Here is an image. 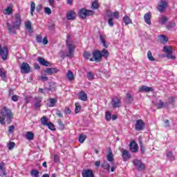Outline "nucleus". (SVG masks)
Instances as JSON below:
<instances>
[{
  "instance_id": "nucleus-1",
  "label": "nucleus",
  "mask_w": 177,
  "mask_h": 177,
  "mask_svg": "<svg viewBox=\"0 0 177 177\" xmlns=\"http://www.w3.org/2000/svg\"><path fill=\"white\" fill-rule=\"evenodd\" d=\"M0 115V124L1 125H6V122H8V124H10V121L13 120V112H12V109L6 106L1 109Z\"/></svg>"
},
{
  "instance_id": "nucleus-2",
  "label": "nucleus",
  "mask_w": 177,
  "mask_h": 177,
  "mask_svg": "<svg viewBox=\"0 0 177 177\" xmlns=\"http://www.w3.org/2000/svg\"><path fill=\"white\" fill-rule=\"evenodd\" d=\"M20 26H21V17H20V14H15L14 15V19L12 21V26L10 23H7L8 30L10 32L15 30H19L20 28Z\"/></svg>"
},
{
  "instance_id": "nucleus-3",
  "label": "nucleus",
  "mask_w": 177,
  "mask_h": 177,
  "mask_svg": "<svg viewBox=\"0 0 177 177\" xmlns=\"http://www.w3.org/2000/svg\"><path fill=\"white\" fill-rule=\"evenodd\" d=\"M67 46L68 52L66 53L65 51L61 50L59 52V56L62 59L66 57H74V50H75V46L71 43L67 42Z\"/></svg>"
},
{
  "instance_id": "nucleus-4",
  "label": "nucleus",
  "mask_w": 177,
  "mask_h": 177,
  "mask_svg": "<svg viewBox=\"0 0 177 177\" xmlns=\"http://www.w3.org/2000/svg\"><path fill=\"white\" fill-rule=\"evenodd\" d=\"M107 15H108V17H109V19L108 21V24L111 27H113V26H114V23H113V20H114V18L116 19H120V12H118V11H115L114 12H111L109 11L107 12Z\"/></svg>"
},
{
  "instance_id": "nucleus-5",
  "label": "nucleus",
  "mask_w": 177,
  "mask_h": 177,
  "mask_svg": "<svg viewBox=\"0 0 177 177\" xmlns=\"http://www.w3.org/2000/svg\"><path fill=\"white\" fill-rule=\"evenodd\" d=\"M162 50L165 54H167L166 57H167V59H171V60L176 59V57L172 55L173 50L172 47L170 46H165Z\"/></svg>"
},
{
  "instance_id": "nucleus-6",
  "label": "nucleus",
  "mask_w": 177,
  "mask_h": 177,
  "mask_svg": "<svg viewBox=\"0 0 177 177\" xmlns=\"http://www.w3.org/2000/svg\"><path fill=\"white\" fill-rule=\"evenodd\" d=\"M78 15L81 17V19H83V20H84V19H86L87 16H92L95 15V11L82 9L78 12Z\"/></svg>"
},
{
  "instance_id": "nucleus-7",
  "label": "nucleus",
  "mask_w": 177,
  "mask_h": 177,
  "mask_svg": "<svg viewBox=\"0 0 177 177\" xmlns=\"http://www.w3.org/2000/svg\"><path fill=\"white\" fill-rule=\"evenodd\" d=\"M168 6V2L165 0H160L158 4L157 9L158 12H165L167 7Z\"/></svg>"
},
{
  "instance_id": "nucleus-8",
  "label": "nucleus",
  "mask_w": 177,
  "mask_h": 177,
  "mask_svg": "<svg viewBox=\"0 0 177 177\" xmlns=\"http://www.w3.org/2000/svg\"><path fill=\"white\" fill-rule=\"evenodd\" d=\"M8 53L9 50L8 49V47H2V46L0 45V56H1L3 60H6V59H8Z\"/></svg>"
},
{
  "instance_id": "nucleus-9",
  "label": "nucleus",
  "mask_w": 177,
  "mask_h": 177,
  "mask_svg": "<svg viewBox=\"0 0 177 177\" xmlns=\"http://www.w3.org/2000/svg\"><path fill=\"white\" fill-rule=\"evenodd\" d=\"M30 70H31L30 64H28L27 62H23L21 64V71L22 74H28V73H30Z\"/></svg>"
},
{
  "instance_id": "nucleus-10",
  "label": "nucleus",
  "mask_w": 177,
  "mask_h": 177,
  "mask_svg": "<svg viewBox=\"0 0 177 177\" xmlns=\"http://www.w3.org/2000/svg\"><path fill=\"white\" fill-rule=\"evenodd\" d=\"M133 164L138 171H143L145 169V165L142 163V161L135 159L133 160Z\"/></svg>"
},
{
  "instance_id": "nucleus-11",
  "label": "nucleus",
  "mask_w": 177,
  "mask_h": 177,
  "mask_svg": "<svg viewBox=\"0 0 177 177\" xmlns=\"http://www.w3.org/2000/svg\"><path fill=\"white\" fill-rule=\"evenodd\" d=\"M145 128V122L142 120H138L136 122V131H142Z\"/></svg>"
},
{
  "instance_id": "nucleus-12",
  "label": "nucleus",
  "mask_w": 177,
  "mask_h": 177,
  "mask_svg": "<svg viewBox=\"0 0 177 177\" xmlns=\"http://www.w3.org/2000/svg\"><path fill=\"white\" fill-rule=\"evenodd\" d=\"M130 151L131 153H136L138 150H139V147L138 146V144L135 141H132L130 143Z\"/></svg>"
},
{
  "instance_id": "nucleus-13",
  "label": "nucleus",
  "mask_w": 177,
  "mask_h": 177,
  "mask_svg": "<svg viewBox=\"0 0 177 177\" xmlns=\"http://www.w3.org/2000/svg\"><path fill=\"white\" fill-rule=\"evenodd\" d=\"M111 104L114 109L121 107V100L119 98L115 97L112 99Z\"/></svg>"
},
{
  "instance_id": "nucleus-14",
  "label": "nucleus",
  "mask_w": 177,
  "mask_h": 177,
  "mask_svg": "<svg viewBox=\"0 0 177 177\" xmlns=\"http://www.w3.org/2000/svg\"><path fill=\"white\" fill-rule=\"evenodd\" d=\"M106 158L109 162H111V164H113V162H113V161H114V155L113 154V151H111V149H110V148L106 153Z\"/></svg>"
},
{
  "instance_id": "nucleus-15",
  "label": "nucleus",
  "mask_w": 177,
  "mask_h": 177,
  "mask_svg": "<svg viewBox=\"0 0 177 177\" xmlns=\"http://www.w3.org/2000/svg\"><path fill=\"white\" fill-rule=\"evenodd\" d=\"M75 17H77V15L73 10L68 11L66 14V19L68 20H75Z\"/></svg>"
},
{
  "instance_id": "nucleus-16",
  "label": "nucleus",
  "mask_w": 177,
  "mask_h": 177,
  "mask_svg": "<svg viewBox=\"0 0 177 177\" xmlns=\"http://www.w3.org/2000/svg\"><path fill=\"white\" fill-rule=\"evenodd\" d=\"M93 57L95 62H100L102 60V53L100 51H95L93 53Z\"/></svg>"
},
{
  "instance_id": "nucleus-17",
  "label": "nucleus",
  "mask_w": 177,
  "mask_h": 177,
  "mask_svg": "<svg viewBox=\"0 0 177 177\" xmlns=\"http://www.w3.org/2000/svg\"><path fill=\"white\" fill-rule=\"evenodd\" d=\"M3 15H7V16H10V15H13V6H7V8L3 10Z\"/></svg>"
},
{
  "instance_id": "nucleus-18",
  "label": "nucleus",
  "mask_w": 177,
  "mask_h": 177,
  "mask_svg": "<svg viewBox=\"0 0 177 177\" xmlns=\"http://www.w3.org/2000/svg\"><path fill=\"white\" fill-rule=\"evenodd\" d=\"M122 156L123 158V161H128V160L131 158V155L129 154V152L127 149H124L122 151Z\"/></svg>"
},
{
  "instance_id": "nucleus-19",
  "label": "nucleus",
  "mask_w": 177,
  "mask_h": 177,
  "mask_svg": "<svg viewBox=\"0 0 177 177\" xmlns=\"http://www.w3.org/2000/svg\"><path fill=\"white\" fill-rule=\"evenodd\" d=\"M144 20L147 24L150 26V24H151V13H146L144 16Z\"/></svg>"
},
{
  "instance_id": "nucleus-20",
  "label": "nucleus",
  "mask_w": 177,
  "mask_h": 177,
  "mask_svg": "<svg viewBox=\"0 0 177 177\" xmlns=\"http://www.w3.org/2000/svg\"><path fill=\"white\" fill-rule=\"evenodd\" d=\"M34 103L36 109L41 107V103H42V97H35L34 99Z\"/></svg>"
},
{
  "instance_id": "nucleus-21",
  "label": "nucleus",
  "mask_w": 177,
  "mask_h": 177,
  "mask_svg": "<svg viewBox=\"0 0 177 177\" xmlns=\"http://www.w3.org/2000/svg\"><path fill=\"white\" fill-rule=\"evenodd\" d=\"M82 175L83 177H93V172L91 169L83 170Z\"/></svg>"
},
{
  "instance_id": "nucleus-22",
  "label": "nucleus",
  "mask_w": 177,
  "mask_h": 177,
  "mask_svg": "<svg viewBox=\"0 0 177 177\" xmlns=\"http://www.w3.org/2000/svg\"><path fill=\"white\" fill-rule=\"evenodd\" d=\"M139 92H153V88L147 86H142L139 88Z\"/></svg>"
},
{
  "instance_id": "nucleus-23",
  "label": "nucleus",
  "mask_w": 177,
  "mask_h": 177,
  "mask_svg": "<svg viewBox=\"0 0 177 177\" xmlns=\"http://www.w3.org/2000/svg\"><path fill=\"white\" fill-rule=\"evenodd\" d=\"M44 73L48 75H52V74H56L57 73V69L55 68H48L47 69L44 70Z\"/></svg>"
},
{
  "instance_id": "nucleus-24",
  "label": "nucleus",
  "mask_w": 177,
  "mask_h": 177,
  "mask_svg": "<svg viewBox=\"0 0 177 177\" xmlns=\"http://www.w3.org/2000/svg\"><path fill=\"white\" fill-rule=\"evenodd\" d=\"M0 176H5L6 175V170L5 169V163L3 162H0Z\"/></svg>"
},
{
  "instance_id": "nucleus-25",
  "label": "nucleus",
  "mask_w": 177,
  "mask_h": 177,
  "mask_svg": "<svg viewBox=\"0 0 177 177\" xmlns=\"http://www.w3.org/2000/svg\"><path fill=\"white\" fill-rule=\"evenodd\" d=\"M79 99L83 102H86L88 100V95L84 91H81L79 93Z\"/></svg>"
},
{
  "instance_id": "nucleus-26",
  "label": "nucleus",
  "mask_w": 177,
  "mask_h": 177,
  "mask_svg": "<svg viewBox=\"0 0 177 177\" xmlns=\"http://www.w3.org/2000/svg\"><path fill=\"white\" fill-rule=\"evenodd\" d=\"M37 60L39 63H40V64H41L42 66H46V67H48L49 66V62H48V61H46L44 58L39 57Z\"/></svg>"
},
{
  "instance_id": "nucleus-27",
  "label": "nucleus",
  "mask_w": 177,
  "mask_h": 177,
  "mask_svg": "<svg viewBox=\"0 0 177 177\" xmlns=\"http://www.w3.org/2000/svg\"><path fill=\"white\" fill-rule=\"evenodd\" d=\"M41 125H44V127H46L48 124H49V119H48V117L46 116H43L41 119Z\"/></svg>"
},
{
  "instance_id": "nucleus-28",
  "label": "nucleus",
  "mask_w": 177,
  "mask_h": 177,
  "mask_svg": "<svg viewBox=\"0 0 177 177\" xmlns=\"http://www.w3.org/2000/svg\"><path fill=\"white\" fill-rule=\"evenodd\" d=\"M100 53L101 57H105V59H107L110 55V53H109V50L105 48L102 49Z\"/></svg>"
},
{
  "instance_id": "nucleus-29",
  "label": "nucleus",
  "mask_w": 177,
  "mask_h": 177,
  "mask_svg": "<svg viewBox=\"0 0 177 177\" xmlns=\"http://www.w3.org/2000/svg\"><path fill=\"white\" fill-rule=\"evenodd\" d=\"M123 21L126 26H128V24H132V19H131V18H129V17L127 15H125L123 17Z\"/></svg>"
},
{
  "instance_id": "nucleus-30",
  "label": "nucleus",
  "mask_w": 177,
  "mask_h": 177,
  "mask_svg": "<svg viewBox=\"0 0 177 177\" xmlns=\"http://www.w3.org/2000/svg\"><path fill=\"white\" fill-rule=\"evenodd\" d=\"M84 59H88L90 60V62H93V58L92 57V54H91V53L86 51L84 53Z\"/></svg>"
},
{
  "instance_id": "nucleus-31",
  "label": "nucleus",
  "mask_w": 177,
  "mask_h": 177,
  "mask_svg": "<svg viewBox=\"0 0 177 177\" xmlns=\"http://www.w3.org/2000/svg\"><path fill=\"white\" fill-rule=\"evenodd\" d=\"M158 40L160 41V42H161V44H165L168 42V39L164 35H159Z\"/></svg>"
},
{
  "instance_id": "nucleus-32",
  "label": "nucleus",
  "mask_w": 177,
  "mask_h": 177,
  "mask_svg": "<svg viewBox=\"0 0 177 177\" xmlns=\"http://www.w3.org/2000/svg\"><path fill=\"white\" fill-rule=\"evenodd\" d=\"M168 21V18L165 16H161L159 17V23L160 24H165Z\"/></svg>"
},
{
  "instance_id": "nucleus-33",
  "label": "nucleus",
  "mask_w": 177,
  "mask_h": 177,
  "mask_svg": "<svg viewBox=\"0 0 177 177\" xmlns=\"http://www.w3.org/2000/svg\"><path fill=\"white\" fill-rule=\"evenodd\" d=\"M66 77H67L68 80H69V81H73V80L75 78L74 74L72 73L71 71H68Z\"/></svg>"
},
{
  "instance_id": "nucleus-34",
  "label": "nucleus",
  "mask_w": 177,
  "mask_h": 177,
  "mask_svg": "<svg viewBox=\"0 0 177 177\" xmlns=\"http://www.w3.org/2000/svg\"><path fill=\"white\" fill-rule=\"evenodd\" d=\"M26 139L28 140H34V133H31V131H28L26 133Z\"/></svg>"
},
{
  "instance_id": "nucleus-35",
  "label": "nucleus",
  "mask_w": 177,
  "mask_h": 177,
  "mask_svg": "<svg viewBox=\"0 0 177 177\" xmlns=\"http://www.w3.org/2000/svg\"><path fill=\"white\" fill-rule=\"evenodd\" d=\"M91 8L94 10H97V9H99V2H97V1H93Z\"/></svg>"
},
{
  "instance_id": "nucleus-36",
  "label": "nucleus",
  "mask_w": 177,
  "mask_h": 177,
  "mask_svg": "<svg viewBox=\"0 0 177 177\" xmlns=\"http://www.w3.org/2000/svg\"><path fill=\"white\" fill-rule=\"evenodd\" d=\"M34 12H35V3L31 2V4H30V15H31V16H34Z\"/></svg>"
},
{
  "instance_id": "nucleus-37",
  "label": "nucleus",
  "mask_w": 177,
  "mask_h": 177,
  "mask_svg": "<svg viewBox=\"0 0 177 177\" xmlns=\"http://www.w3.org/2000/svg\"><path fill=\"white\" fill-rule=\"evenodd\" d=\"M87 78L89 81H92L95 80V74L92 72H88L87 73Z\"/></svg>"
},
{
  "instance_id": "nucleus-38",
  "label": "nucleus",
  "mask_w": 177,
  "mask_h": 177,
  "mask_svg": "<svg viewBox=\"0 0 177 177\" xmlns=\"http://www.w3.org/2000/svg\"><path fill=\"white\" fill-rule=\"evenodd\" d=\"M133 100V97H132V95L131 93H127V99L126 101L127 103H131Z\"/></svg>"
},
{
  "instance_id": "nucleus-39",
  "label": "nucleus",
  "mask_w": 177,
  "mask_h": 177,
  "mask_svg": "<svg viewBox=\"0 0 177 177\" xmlns=\"http://www.w3.org/2000/svg\"><path fill=\"white\" fill-rule=\"evenodd\" d=\"M46 127H48V129H50V131H56L55 124H53V123H52L50 122H48V124H47Z\"/></svg>"
},
{
  "instance_id": "nucleus-40",
  "label": "nucleus",
  "mask_w": 177,
  "mask_h": 177,
  "mask_svg": "<svg viewBox=\"0 0 177 177\" xmlns=\"http://www.w3.org/2000/svg\"><path fill=\"white\" fill-rule=\"evenodd\" d=\"M166 156L167 158H169V160H171V161H174V160H175V156H174V154L171 151L167 152Z\"/></svg>"
},
{
  "instance_id": "nucleus-41",
  "label": "nucleus",
  "mask_w": 177,
  "mask_h": 177,
  "mask_svg": "<svg viewBox=\"0 0 177 177\" xmlns=\"http://www.w3.org/2000/svg\"><path fill=\"white\" fill-rule=\"evenodd\" d=\"M147 58L149 59V60L150 62H154V60H156L154 59V57H153V54H151V51H148V53H147Z\"/></svg>"
},
{
  "instance_id": "nucleus-42",
  "label": "nucleus",
  "mask_w": 177,
  "mask_h": 177,
  "mask_svg": "<svg viewBox=\"0 0 177 177\" xmlns=\"http://www.w3.org/2000/svg\"><path fill=\"white\" fill-rule=\"evenodd\" d=\"M138 142L140 146L142 153H145V147H143V142L142 141V138H139Z\"/></svg>"
},
{
  "instance_id": "nucleus-43",
  "label": "nucleus",
  "mask_w": 177,
  "mask_h": 177,
  "mask_svg": "<svg viewBox=\"0 0 177 177\" xmlns=\"http://www.w3.org/2000/svg\"><path fill=\"white\" fill-rule=\"evenodd\" d=\"M50 107H55V105L56 104V100L55 98H50Z\"/></svg>"
},
{
  "instance_id": "nucleus-44",
  "label": "nucleus",
  "mask_w": 177,
  "mask_h": 177,
  "mask_svg": "<svg viewBox=\"0 0 177 177\" xmlns=\"http://www.w3.org/2000/svg\"><path fill=\"white\" fill-rule=\"evenodd\" d=\"M30 174L32 176L38 177V175L39 174V171H38V170L33 169L31 171Z\"/></svg>"
},
{
  "instance_id": "nucleus-45",
  "label": "nucleus",
  "mask_w": 177,
  "mask_h": 177,
  "mask_svg": "<svg viewBox=\"0 0 177 177\" xmlns=\"http://www.w3.org/2000/svg\"><path fill=\"white\" fill-rule=\"evenodd\" d=\"M85 139H86V135H80L79 136V142L80 143H84V142H85Z\"/></svg>"
},
{
  "instance_id": "nucleus-46",
  "label": "nucleus",
  "mask_w": 177,
  "mask_h": 177,
  "mask_svg": "<svg viewBox=\"0 0 177 177\" xmlns=\"http://www.w3.org/2000/svg\"><path fill=\"white\" fill-rule=\"evenodd\" d=\"M157 109H162V107H165V104L162 101H159V102L156 104Z\"/></svg>"
},
{
  "instance_id": "nucleus-47",
  "label": "nucleus",
  "mask_w": 177,
  "mask_h": 177,
  "mask_svg": "<svg viewBox=\"0 0 177 177\" xmlns=\"http://www.w3.org/2000/svg\"><path fill=\"white\" fill-rule=\"evenodd\" d=\"M100 39L104 48H107V44H106V41L104 40V38H103V36L100 35Z\"/></svg>"
},
{
  "instance_id": "nucleus-48",
  "label": "nucleus",
  "mask_w": 177,
  "mask_h": 177,
  "mask_svg": "<svg viewBox=\"0 0 177 177\" xmlns=\"http://www.w3.org/2000/svg\"><path fill=\"white\" fill-rule=\"evenodd\" d=\"M25 26H26V28H27V30H28L29 31H31V22L30 21H27L26 24H25Z\"/></svg>"
},
{
  "instance_id": "nucleus-49",
  "label": "nucleus",
  "mask_w": 177,
  "mask_h": 177,
  "mask_svg": "<svg viewBox=\"0 0 177 177\" xmlns=\"http://www.w3.org/2000/svg\"><path fill=\"white\" fill-rule=\"evenodd\" d=\"M58 125H59V129L61 131H63V129H64V124H63V122H62L60 120H58Z\"/></svg>"
},
{
  "instance_id": "nucleus-50",
  "label": "nucleus",
  "mask_w": 177,
  "mask_h": 177,
  "mask_svg": "<svg viewBox=\"0 0 177 177\" xmlns=\"http://www.w3.org/2000/svg\"><path fill=\"white\" fill-rule=\"evenodd\" d=\"M105 119L106 121H110L111 120V113H110L109 111H107L106 113Z\"/></svg>"
},
{
  "instance_id": "nucleus-51",
  "label": "nucleus",
  "mask_w": 177,
  "mask_h": 177,
  "mask_svg": "<svg viewBox=\"0 0 177 177\" xmlns=\"http://www.w3.org/2000/svg\"><path fill=\"white\" fill-rule=\"evenodd\" d=\"M44 13H46V15H51L52 14V10L49 8V7H46L44 8Z\"/></svg>"
},
{
  "instance_id": "nucleus-52",
  "label": "nucleus",
  "mask_w": 177,
  "mask_h": 177,
  "mask_svg": "<svg viewBox=\"0 0 177 177\" xmlns=\"http://www.w3.org/2000/svg\"><path fill=\"white\" fill-rule=\"evenodd\" d=\"M75 111L76 113H80L81 111V106L77 103H75Z\"/></svg>"
},
{
  "instance_id": "nucleus-53",
  "label": "nucleus",
  "mask_w": 177,
  "mask_h": 177,
  "mask_svg": "<svg viewBox=\"0 0 177 177\" xmlns=\"http://www.w3.org/2000/svg\"><path fill=\"white\" fill-rule=\"evenodd\" d=\"M102 167L104 168V169H110V165L107 163V162H104L102 164Z\"/></svg>"
},
{
  "instance_id": "nucleus-54",
  "label": "nucleus",
  "mask_w": 177,
  "mask_h": 177,
  "mask_svg": "<svg viewBox=\"0 0 177 177\" xmlns=\"http://www.w3.org/2000/svg\"><path fill=\"white\" fill-rule=\"evenodd\" d=\"M15 146H16V144L13 142H11L8 144V149L9 150H12V149H13L15 147Z\"/></svg>"
},
{
  "instance_id": "nucleus-55",
  "label": "nucleus",
  "mask_w": 177,
  "mask_h": 177,
  "mask_svg": "<svg viewBox=\"0 0 177 177\" xmlns=\"http://www.w3.org/2000/svg\"><path fill=\"white\" fill-rule=\"evenodd\" d=\"M0 77H1L3 80H5V78H6V74L5 73V72L2 71V69L1 68H0Z\"/></svg>"
},
{
  "instance_id": "nucleus-56",
  "label": "nucleus",
  "mask_w": 177,
  "mask_h": 177,
  "mask_svg": "<svg viewBox=\"0 0 177 177\" xmlns=\"http://www.w3.org/2000/svg\"><path fill=\"white\" fill-rule=\"evenodd\" d=\"M176 24H175V22H169L167 26V28H174V27H176Z\"/></svg>"
},
{
  "instance_id": "nucleus-57",
  "label": "nucleus",
  "mask_w": 177,
  "mask_h": 177,
  "mask_svg": "<svg viewBox=\"0 0 177 177\" xmlns=\"http://www.w3.org/2000/svg\"><path fill=\"white\" fill-rule=\"evenodd\" d=\"M36 41H37V42H38L39 44H41V42H42V36H41V35H37V37H36Z\"/></svg>"
},
{
  "instance_id": "nucleus-58",
  "label": "nucleus",
  "mask_w": 177,
  "mask_h": 177,
  "mask_svg": "<svg viewBox=\"0 0 177 177\" xmlns=\"http://www.w3.org/2000/svg\"><path fill=\"white\" fill-rule=\"evenodd\" d=\"M115 168H117V164H115V162H112V166L111 167V172H114Z\"/></svg>"
},
{
  "instance_id": "nucleus-59",
  "label": "nucleus",
  "mask_w": 177,
  "mask_h": 177,
  "mask_svg": "<svg viewBox=\"0 0 177 177\" xmlns=\"http://www.w3.org/2000/svg\"><path fill=\"white\" fill-rule=\"evenodd\" d=\"M11 100L13 101V102H17V100H19V95H12L11 97Z\"/></svg>"
},
{
  "instance_id": "nucleus-60",
  "label": "nucleus",
  "mask_w": 177,
  "mask_h": 177,
  "mask_svg": "<svg viewBox=\"0 0 177 177\" xmlns=\"http://www.w3.org/2000/svg\"><path fill=\"white\" fill-rule=\"evenodd\" d=\"M14 129H15V126L14 125H11L8 128V132H10V133H13V130Z\"/></svg>"
},
{
  "instance_id": "nucleus-61",
  "label": "nucleus",
  "mask_w": 177,
  "mask_h": 177,
  "mask_svg": "<svg viewBox=\"0 0 177 177\" xmlns=\"http://www.w3.org/2000/svg\"><path fill=\"white\" fill-rule=\"evenodd\" d=\"M41 42H43V44L44 45H48V37H44L43 39V41H41Z\"/></svg>"
},
{
  "instance_id": "nucleus-62",
  "label": "nucleus",
  "mask_w": 177,
  "mask_h": 177,
  "mask_svg": "<svg viewBox=\"0 0 177 177\" xmlns=\"http://www.w3.org/2000/svg\"><path fill=\"white\" fill-rule=\"evenodd\" d=\"M65 114H71V110L69 109V108H66L64 110Z\"/></svg>"
},
{
  "instance_id": "nucleus-63",
  "label": "nucleus",
  "mask_w": 177,
  "mask_h": 177,
  "mask_svg": "<svg viewBox=\"0 0 177 177\" xmlns=\"http://www.w3.org/2000/svg\"><path fill=\"white\" fill-rule=\"evenodd\" d=\"M164 125H165V128L169 127V120H165Z\"/></svg>"
},
{
  "instance_id": "nucleus-64",
  "label": "nucleus",
  "mask_w": 177,
  "mask_h": 177,
  "mask_svg": "<svg viewBox=\"0 0 177 177\" xmlns=\"http://www.w3.org/2000/svg\"><path fill=\"white\" fill-rule=\"evenodd\" d=\"M36 10L37 12H41V10H42V6L41 5L37 6L36 8Z\"/></svg>"
}]
</instances>
